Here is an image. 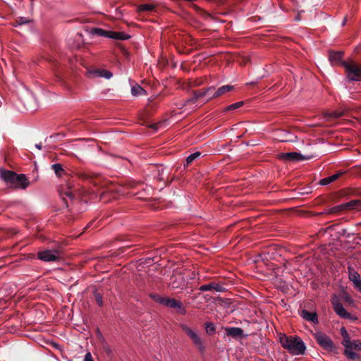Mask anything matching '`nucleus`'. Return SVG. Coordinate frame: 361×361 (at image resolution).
I'll use <instances>...</instances> for the list:
<instances>
[{"label": "nucleus", "instance_id": "nucleus-1", "mask_svg": "<svg viewBox=\"0 0 361 361\" xmlns=\"http://www.w3.org/2000/svg\"><path fill=\"white\" fill-rule=\"evenodd\" d=\"M279 339L282 347L292 355H303L305 353L306 345L299 336L280 334Z\"/></svg>", "mask_w": 361, "mask_h": 361}, {"label": "nucleus", "instance_id": "nucleus-2", "mask_svg": "<svg viewBox=\"0 0 361 361\" xmlns=\"http://www.w3.org/2000/svg\"><path fill=\"white\" fill-rule=\"evenodd\" d=\"M233 86L231 85H223L216 90L214 87H209L206 90L195 92L193 97L188 99L185 104L190 102L195 103L198 99L204 97H207L206 101H209L212 99L219 97L228 92H231L233 90Z\"/></svg>", "mask_w": 361, "mask_h": 361}, {"label": "nucleus", "instance_id": "nucleus-3", "mask_svg": "<svg viewBox=\"0 0 361 361\" xmlns=\"http://www.w3.org/2000/svg\"><path fill=\"white\" fill-rule=\"evenodd\" d=\"M180 327L182 331H184L190 338V339L192 341L193 344L198 348V350L202 353H204L205 350V345H204L202 339L197 331L183 323L180 324Z\"/></svg>", "mask_w": 361, "mask_h": 361}, {"label": "nucleus", "instance_id": "nucleus-4", "mask_svg": "<svg viewBox=\"0 0 361 361\" xmlns=\"http://www.w3.org/2000/svg\"><path fill=\"white\" fill-rule=\"evenodd\" d=\"M347 78L352 81H361V65L353 61L343 63Z\"/></svg>", "mask_w": 361, "mask_h": 361}, {"label": "nucleus", "instance_id": "nucleus-5", "mask_svg": "<svg viewBox=\"0 0 361 361\" xmlns=\"http://www.w3.org/2000/svg\"><path fill=\"white\" fill-rule=\"evenodd\" d=\"M313 336L317 343L324 349L329 352L336 351V348L329 336L321 331L315 332Z\"/></svg>", "mask_w": 361, "mask_h": 361}, {"label": "nucleus", "instance_id": "nucleus-6", "mask_svg": "<svg viewBox=\"0 0 361 361\" xmlns=\"http://www.w3.org/2000/svg\"><path fill=\"white\" fill-rule=\"evenodd\" d=\"M157 301L168 307L176 309L178 312L181 314H185L186 310L183 307V304L180 301L176 300L173 298H164V297H158L157 298Z\"/></svg>", "mask_w": 361, "mask_h": 361}, {"label": "nucleus", "instance_id": "nucleus-7", "mask_svg": "<svg viewBox=\"0 0 361 361\" xmlns=\"http://www.w3.org/2000/svg\"><path fill=\"white\" fill-rule=\"evenodd\" d=\"M38 258L44 262H55L61 257V252L57 250H45L37 253Z\"/></svg>", "mask_w": 361, "mask_h": 361}, {"label": "nucleus", "instance_id": "nucleus-8", "mask_svg": "<svg viewBox=\"0 0 361 361\" xmlns=\"http://www.w3.org/2000/svg\"><path fill=\"white\" fill-rule=\"evenodd\" d=\"M331 303L334 310L340 317L343 319L350 318V314L345 310L343 305L340 302L339 298L336 295H334L332 298Z\"/></svg>", "mask_w": 361, "mask_h": 361}, {"label": "nucleus", "instance_id": "nucleus-9", "mask_svg": "<svg viewBox=\"0 0 361 361\" xmlns=\"http://www.w3.org/2000/svg\"><path fill=\"white\" fill-rule=\"evenodd\" d=\"M30 185V181L27 178L25 174H17L16 177L13 178V180L11 185V187L25 190Z\"/></svg>", "mask_w": 361, "mask_h": 361}, {"label": "nucleus", "instance_id": "nucleus-10", "mask_svg": "<svg viewBox=\"0 0 361 361\" xmlns=\"http://www.w3.org/2000/svg\"><path fill=\"white\" fill-rule=\"evenodd\" d=\"M311 157H305L296 152L281 153L279 154V158L286 161H302L305 159H310Z\"/></svg>", "mask_w": 361, "mask_h": 361}, {"label": "nucleus", "instance_id": "nucleus-11", "mask_svg": "<svg viewBox=\"0 0 361 361\" xmlns=\"http://www.w3.org/2000/svg\"><path fill=\"white\" fill-rule=\"evenodd\" d=\"M79 176L83 180L92 182L94 185H97L102 183V180L99 176L92 172L82 171L79 173Z\"/></svg>", "mask_w": 361, "mask_h": 361}, {"label": "nucleus", "instance_id": "nucleus-12", "mask_svg": "<svg viewBox=\"0 0 361 361\" xmlns=\"http://www.w3.org/2000/svg\"><path fill=\"white\" fill-rule=\"evenodd\" d=\"M343 52L341 51H330L329 59L332 65H340L343 66V63H348L342 60Z\"/></svg>", "mask_w": 361, "mask_h": 361}, {"label": "nucleus", "instance_id": "nucleus-13", "mask_svg": "<svg viewBox=\"0 0 361 361\" xmlns=\"http://www.w3.org/2000/svg\"><path fill=\"white\" fill-rule=\"evenodd\" d=\"M170 286L173 290H182L185 287V283L181 275H175L171 278Z\"/></svg>", "mask_w": 361, "mask_h": 361}, {"label": "nucleus", "instance_id": "nucleus-14", "mask_svg": "<svg viewBox=\"0 0 361 361\" xmlns=\"http://www.w3.org/2000/svg\"><path fill=\"white\" fill-rule=\"evenodd\" d=\"M16 173L12 171L0 169V177L11 186Z\"/></svg>", "mask_w": 361, "mask_h": 361}, {"label": "nucleus", "instance_id": "nucleus-15", "mask_svg": "<svg viewBox=\"0 0 361 361\" xmlns=\"http://www.w3.org/2000/svg\"><path fill=\"white\" fill-rule=\"evenodd\" d=\"M349 279L353 282L355 288L361 292V279L359 274L353 270H350Z\"/></svg>", "mask_w": 361, "mask_h": 361}, {"label": "nucleus", "instance_id": "nucleus-16", "mask_svg": "<svg viewBox=\"0 0 361 361\" xmlns=\"http://www.w3.org/2000/svg\"><path fill=\"white\" fill-rule=\"evenodd\" d=\"M300 315L306 321L311 322L314 324L318 323V317L316 312H310L306 310H302Z\"/></svg>", "mask_w": 361, "mask_h": 361}, {"label": "nucleus", "instance_id": "nucleus-17", "mask_svg": "<svg viewBox=\"0 0 361 361\" xmlns=\"http://www.w3.org/2000/svg\"><path fill=\"white\" fill-rule=\"evenodd\" d=\"M60 196L64 202L68 204V200H72L73 199V192L71 187L66 186L60 190Z\"/></svg>", "mask_w": 361, "mask_h": 361}, {"label": "nucleus", "instance_id": "nucleus-18", "mask_svg": "<svg viewBox=\"0 0 361 361\" xmlns=\"http://www.w3.org/2000/svg\"><path fill=\"white\" fill-rule=\"evenodd\" d=\"M225 331L227 336L234 338H238L243 336V330L239 327H227Z\"/></svg>", "mask_w": 361, "mask_h": 361}, {"label": "nucleus", "instance_id": "nucleus-19", "mask_svg": "<svg viewBox=\"0 0 361 361\" xmlns=\"http://www.w3.org/2000/svg\"><path fill=\"white\" fill-rule=\"evenodd\" d=\"M279 140L281 142H294L295 141L296 136L291 134L290 133L286 130H279Z\"/></svg>", "mask_w": 361, "mask_h": 361}, {"label": "nucleus", "instance_id": "nucleus-20", "mask_svg": "<svg viewBox=\"0 0 361 361\" xmlns=\"http://www.w3.org/2000/svg\"><path fill=\"white\" fill-rule=\"evenodd\" d=\"M199 290L200 291H209L212 290H215L217 292H222L224 290V288L218 283H210L209 284L201 286Z\"/></svg>", "mask_w": 361, "mask_h": 361}, {"label": "nucleus", "instance_id": "nucleus-21", "mask_svg": "<svg viewBox=\"0 0 361 361\" xmlns=\"http://www.w3.org/2000/svg\"><path fill=\"white\" fill-rule=\"evenodd\" d=\"M107 38L117 40H125L129 39L130 35L121 32L109 31Z\"/></svg>", "mask_w": 361, "mask_h": 361}, {"label": "nucleus", "instance_id": "nucleus-22", "mask_svg": "<svg viewBox=\"0 0 361 361\" xmlns=\"http://www.w3.org/2000/svg\"><path fill=\"white\" fill-rule=\"evenodd\" d=\"M341 334L343 338L342 343L345 346V348H353V341H350L349 334L344 327L341 328Z\"/></svg>", "mask_w": 361, "mask_h": 361}, {"label": "nucleus", "instance_id": "nucleus-23", "mask_svg": "<svg viewBox=\"0 0 361 361\" xmlns=\"http://www.w3.org/2000/svg\"><path fill=\"white\" fill-rule=\"evenodd\" d=\"M345 210H361V200H354L346 203H343Z\"/></svg>", "mask_w": 361, "mask_h": 361}, {"label": "nucleus", "instance_id": "nucleus-24", "mask_svg": "<svg viewBox=\"0 0 361 361\" xmlns=\"http://www.w3.org/2000/svg\"><path fill=\"white\" fill-rule=\"evenodd\" d=\"M25 106L27 109L30 111H35L37 109V105L36 104V99L32 94L29 95Z\"/></svg>", "mask_w": 361, "mask_h": 361}, {"label": "nucleus", "instance_id": "nucleus-25", "mask_svg": "<svg viewBox=\"0 0 361 361\" xmlns=\"http://www.w3.org/2000/svg\"><path fill=\"white\" fill-rule=\"evenodd\" d=\"M93 73L97 77L104 78L106 79H110L113 76V74L110 71L105 69L96 70Z\"/></svg>", "mask_w": 361, "mask_h": 361}, {"label": "nucleus", "instance_id": "nucleus-26", "mask_svg": "<svg viewBox=\"0 0 361 361\" xmlns=\"http://www.w3.org/2000/svg\"><path fill=\"white\" fill-rule=\"evenodd\" d=\"M131 94L135 97H137L139 95H145L147 94V92L142 87L136 84L132 86Z\"/></svg>", "mask_w": 361, "mask_h": 361}, {"label": "nucleus", "instance_id": "nucleus-27", "mask_svg": "<svg viewBox=\"0 0 361 361\" xmlns=\"http://www.w3.org/2000/svg\"><path fill=\"white\" fill-rule=\"evenodd\" d=\"M342 173H338L336 174H334L332 176H330L327 178H324L320 180V185H326L329 183L335 181L341 175Z\"/></svg>", "mask_w": 361, "mask_h": 361}, {"label": "nucleus", "instance_id": "nucleus-28", "mask_svg": "<svg viewBox=\"0 0 361 361\" xmlns=\"http://www.w3.org/2000/svg\"><path fill=\"white\" fill-rule=\"evenodd\" d=\"M154 9V5L151 4H141L137 6L138 12L151 11Z\"/></svg>", "mask_w": 361, "mask_h": 361}, {"label": "nucleus", "instance_id": "nucleus-29", "mask_svg": "<svg viewBox=\"0 0 361 361\" xmlns=\"http://www.w3.org/2000/svg\"><path fill=\"white\" fill-rule=\"evenodd\" d=\"M343 210H345V206H344V204H341L333 207L330 209H328L326 211V214H334V213H336V212L343 211Z\"/></svg>", "mask_w": 361, "mask_h": 361}, {"label": "nucleus", "instance_id": "nucleus-30", "mask_svg": "<svg viewBox=\"0 0 361 361\" xmlns=\"http://www.w3.org/2000/svg\"><path fill=\"white\" fill-rule=\"evenodd\" d=\"M51 169L54 171L56 175L58 177H60L62 175L63 172V169L62 167V165L61 164H59V163L52 164L51 165Z\"/></svg>", "mask_w": 361, "mask_h": 361}, {"label": "nucleus", "instance_id": "nucleus-31", "mask_svg": "<svg viewBox=\"0 0 361 361\" xmlns=\"http://www.w3.org/2000/svg\"><path fill=\"white\" fill-rule=\"evenodd\" d=\"M108 32L109 31L104 30L102 28H94L91 31V33L92 35L107 37Z\"/></svg>", "mask_w": 361, "mask_h": 361}, {"label": "nucleus", "instance_id": "nucleus-32", "mask_svg": "<svg viewBox=\"0 0 361 361\" xmlns=\"http://www.w3.org/2000/svg\"><path fill=\"white\" fill-rule=\"evenodd\" d=\"M30 20L28 18L18 17L16 20L15 26L17 27L18 25L27 24V23H30Z\"/></svg>", "mask_w": 361, "mask_h": 361}, {"label": "nucleus", "instance_id": "nucleus-33", "mask_svg": "<svg viewBox=\"0 0 361 361\" xmlns=\"http://www.w3.org/2000/svg\"><path fill=\"white\" fill-rule=\"evenodd\" d=\"M201 155V153L200 152H196L195 153L191 154L189 155L186 159L187 164H191L194 160L200 157Z\"/></svg>", "mask_w": 361, "mask_h": 361}, {"label": "nucleus", "instance_id": "nucleus-34", "mask_svg": "<svg viewBox=\"0 0 361 361\" xmlns=\"http://www.w3.org/2000/svg\"><path fill=\"white\" fill-rule=\"evenodd\" d=\"M352 348H345V355L350 360H355L358 357L357 354L351 350Z\"/></svg>", "mask_w": 361, "mask_h": 361}, {"label": "nucleus", "instance_id": "nucleus-35", "mask_svg": "<svg viewBox=\"0 0 361 361\" xmlns=\"http://www.w3.org/2000/svg\"><path fill=\"white\" fill-rule=\"evenodd\" d=\"M215 329L216 328H215L214 323H212V322L205 323V330L207 334H212L214 333Z\"/></svg>", "mask_w": 361, "mask_h": 361}, {"label": "nucleus", "instance_id": "nucleus-36", "mask_svg": "<svg viewBox=\"0 0 361 361\" xmlns=\"http://www.w3.org/2000/svg\"><path fill=\"white\" fill-rule=\"evenodd\" d=\"M243 104V102H238L234 103V104L228 106V107H226V111H231V110L236 109L240 108V106H242Z\"/></svg>", "mask_w": 361, "mask_h": 361}, {"label": "nucleus", "instance_id": "nucleus-37", "mask_svg": "<svg viewBox=\"0 0 361 361\" xmlns=\"http://www.w3.org/2000/svg\"><path fill=\"white\" fill-rule=\"evenodd\" d=\"M353 348L361 350V341L358 340H355L353 341Z\"/></svg>", "mask_w": 361, "mask_h": 361}, {"label": "nucleus", "instance_id": "nucleus-38", "mask_svg": "<svg viewBox=\"0 0 361 361\" xmlns=\"http://www.w3.org/2000/svg\"><path fill=\"white\" fill-rule=\"evenodd\" d=\"M95 299H96V301L98 303L99 305L102 306V297L100 294H97L96 296H95Z\"/></svg>", "mask_w": 361, "mask_h": 361}, {"label": "nucleus", "instance_id": "nucleus-39", "mask_svg": "<svg viewBox=\"0 0 361 361\" xmlns=\"http://www.w3.org/2000/svg\"><path fill=\"white\" fill-rule=\"evenodd\" d=\"M84 361H94L90 353H87L85 354Z\"/></svg>", "mask_w": 361, "mask_h": 361}, {"label": "nucleus", "instance_id": "nucleus-40", "mask_svg": "<svg viewBox=\"0 0 361 361\" xmlns=\"http://www.w3.org/2000/svg\"><path fill=\"white\" fill-rule=\"evenodd\" d=\"M341 116V114L340 113H336V112H334L331 114V116L334 117V118H338Z\"/></svg>", "mask_w": 361, "mask_h": 361}, {"label": "nucleus", "instance_id": "nucleus-41", "mask_svg": "<svg viewBox=\"0 0 361 361\" xmlns=\"http://www.w3.org/2000/svg\"><path fill=\"white\" fill-rule=\"evenodd\" d=\"M161 124H159V123H155V124L152 125L151 127L157 130L159 128V126Z\"/></svg>", "mask_w": 361, "mask_h": 361}, {"label": "nucleus", "instance_id": "nucleus-42", "mask_svg": "<svg viewBox=\"0 0 361 361\" xmlns=\"http://www.w3.org/2000/svg\"><path fill=\"white\" fill-rule=\"evenodd\" d=\"M345 300L347 301V302H350L352 300V299H351L350 296L346 295L345 296Z\"/></svg>", "mask_w": 361, "mask_h": 361}, {"label": "nucleus", "instance_id": "nucleus-43", "mask_svg": "<svg viewBox=\"0 0 361 361\" xmlns=\"http://www.w3.org/2000/svg\"><path fill=\"white\" fill-rule=\"evenodd\" d=\"M35 147L37 148L38 149H41L42 147V145L41 143H38V144L35 145Z\"/></svg>", "mask_w": 361, "mask_h": 361}, {"label": "nucleus", "instance_id": "nucleus-44", "mask_svg": "<svg viewBox=\"0 0 361 361\" xmlns=\"http://www.w3.org/2000/svg\"><path fill=\"white\" fill-rule=\"evenodd\" d=\"M345 22H346V20L345 19V20L343 21V23H342V25H343H343H345Z\"/></svg>", "mask_w": 361, "mask_h": 361}]
</instances>
